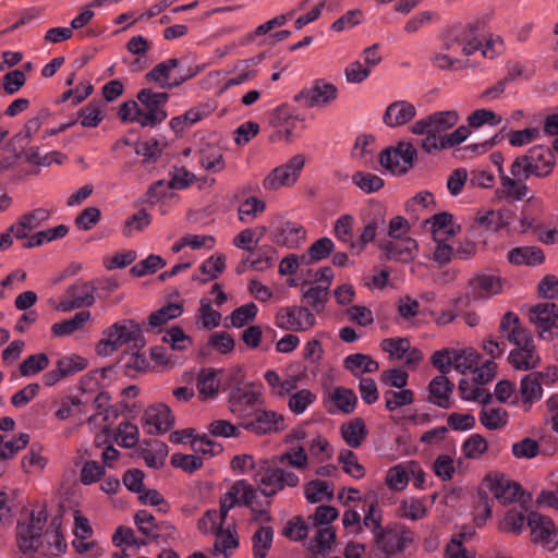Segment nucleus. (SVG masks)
<instances>
[{
	"label": "nucleus",
	"mask_w": 558,
	"mask_h": 558,
	"mask_svg": "<svg viewBox=\"0 0 558 558\" xmlns=\"http://www.w3.org/2000/svg\"><path fill=\"white\" fill-rule=\"evenodd\" d=\"M266 209V203L257 197L246 198L238 208L239 220L246 222L248 218L254 219L257 214Z\"/></svg>",
	"instance_id": "62"
},
{
	"label": "nucleus",
	"mask_w": 558,
	"mask_h": 558,
	"mask_svg": "<svg viewBox=\"0 0 558 558\" xmlns=\"http://www.w3.org/2000/svg\"><path fill=\"white\" fill-rule=\"evenodd\" d=\"M483 485L504 506L518 501L524 494L522 486L504 474L487 475Z\"/></svg>",
	"instance_id": "12"
},
{
	"label": "nucleus",
	"mask_w": 558,
	"mask_h": 558,
	"mask_svg": "<svg viewBox=\"0 0 558 558\" xmlns=\"http://www.w3.org/2000/svg\"><path fill=\"white\" fill-rule=\"evenodd\" d=\"M379 247L385 252L388 259L410 263L416 256L417 242L411 238H404L397 241H381Z\"/></svg>",
	"instance_id": "21"
},
{
	"label": "nucleus",
	"mask_w": 558,
	"mask_h": 558,
	"mask_svg": "<svg viewBox=\"0 0 558 558\" xmlns=\"http://www.w3.org/2000/svg\"><path fill=\"white\" fill-rule=\"evenodd\" d=\"M240 426L256 435L278 433L286 428L284 418L275 411L264 410L259 407L248 421L241 422Z\"/></svg>",
	"instance_id": "15"
},
{
	"label": "nucleus",
	"mask_w": 558,
	"mask_h": 558,
	"mask_svg": "<svg viewBox=\"0 0 558 558\" xmlns=\"http://www.w3.org/2000/svg\"><path fill=\"white\" fill-rule=\"evenodd\" d=\"M488 444L480 434L471 435L462 445V451L469 459H478L487 451Z\"/></svg>",
	"instance_id": "58"
},
{
	"label": "nucleus",
	"mask_w": 558,
	"mask_h": 558,
	"mask_svg": "<svg viewBox=\"0 0 558 558\" xmlns=\"http://www.w3.org/2000/svg\"><path fill=\"white\" fill-rule=\"evenodd\" d=\"M504 193L512 201H521L529 192V187L521 180H515L509 175H502L500 180Z\"/></svg>",
	"instance_id": "60"
},
{
	"label": "nucleus",
	"mask_w": 558,
	"mask_h": 558,
	"mask_svg": "<svg viewBox=\"0 0 558 558\" xmlns=\"http://www.w3.org/2000/svg\"><path fill=\"white\" fill-rule=\"evenodd\" d=\"M344 367L357 377V369L362 368V373H375L378 371L379 364L371 355L355 353L344 359Z\"/></svg>",
	"instance_id": "35"
},
{
	"label": "nucleus",
	"mask_w": 558,
	"mask_h": 558,
	"mask_svg": "<svg viewBox=\"0 0 558 558\" xmlns=\"http://www.w3.org/2000/svg\"><path fill=\"white\" fill-rule=\"evenodd\" d=\"M218 372L215 369H204L197 378L198 393L203 399L213 398L218 393L219 380L217 379Z\"/></svg>",
	"instance_id": "42"
},
{
	"label": "nucleus",
	"mask_w": 558,
	"mask_h": 558,
	"mask_svg": "<svg viewBox=\"0 0 558 558\" xmlns=\"http://www.w3.org/2000/svg\"><path fill=\"white\" fill-rule=\"evenodd\" d=\"M46 507L37 512L32 511L26 521H19L16 525L17 546L23 554L36 551L41 545L43 530L47 523Z\"/></svg>",
	"instance_id": "2"
},
{
	"label": "nucleus",
	"mask_w": 558,
	"mask_h": 558,
	"mask_svg": "<svg viewBox=\"0 0 558 558\" xmlns=\"http://www.w3.org/2000/svg\"><path fill=\"white\" fill-rule=\"evenodd\" d=\"M527 172L536 178H547L556 166V157L553 150L544 145L531 147L526 154Z\"/></svg>",
	"instance_id": "17"
},
{
	"label": "nucleus",
	"mask_w": 558,
	"mask_h": 558,
	"mask_svg": "<svg viewBox=\"0 0 558 558\" xmlns=\"http://www.w3.org/2000/svg\"><path fill=\"white\" fill-rule=\"evenodd\" d=\"M335 405L345 414L352 413L355 409L357 398L353 390L338 387L331 397Z\"/></svg>",
	"instance_id": "52"
},
{
	"label": "nucleus",
	"mask_w": 558,
	"mask_h": 558,
	"mask_svg": "<svg viewBox=\"0 0 558 558\" xmlns=\"http://www.w3.org/2000/svg\"><path fill=\"white\" fill-rule=\"evenodd\" d=\"M305 497L311 504L331 500L333 498L332 487L325 481L314 480L305 486Z\"/></svg>",
	"instance_id": "44"
},
{
	"label": "nucleus",
	"mask_w": 558,
	"mask_h": 558,
	"mask_svg": "<svg viewBox=\"0 0 558 558\" xmlns=\"http://www.w3.org/2000/svg\"><path fill=\"white\" fill-rule=\"evenodd\" d=\"M226 268V257L222 254H218L215 256L209 257L201 265V271L203 275L206 276V278L201 279L196 276H193V280H198L202 283L207 282L208 280H214L218 278V276L225 270Z\"/></svg>",
	"instance_id": "48"
},
{
	"label": "nucleus",
	"mask_w": 558,
	"mask_h": 558,
	"mask_svg": "<svg viewBox=\"0 0 558 558\" xmlns=\"http://www.w3.org/2000/svg\"><path fill=\"white\" fill-rule=\"evenodd\" d=\"M166 264L160 255L150 254L147 258L135 264L130 271L134 277H143L147 274H155L159 268H163Z\"/></svg>",
	"instance_id": "56"
},
{
	"label": "nucleus",
	"mask_w": 558,
	"mask_h": 558,
	"mask_svg": "<svg viewBox=\"0 0 558 558\" xmlns=\"http://www.w3.org/2000/svg\"><path fill=\"white\" fill-rule=\"evenodd\" d=\"M385 407L388 411H395L401 407L414 402V392L411 389L402 388L400 391L386 390L384 392Z\"/></svg>",
	"instance_id": "49"
},
{
	"label": "nucleus",
	"mask_w": 558,
	"mask_h": 558,
	"mask_svg": "<svg viewBox=\"0 0 558 558\" xmlns=\"http://www.w3.org/2000/svg\"><path fill=\"white\" fill-rule=\"evenodd\" d=\"M244 485V480L234 482L230 489L220 498L219 521L225 522L228 512L236 505H241L239 487Z\"/></svg>",
	"instance_id": "50"
},
{
	"label": "nucleus",
	"mask_w": 558,
	"mask_h": 558,
	"mask_svg": "<svg viewBox=\"0 0 558 558\" xmlns=\"http://www.w3.org/2000/svg\"><path fill=\"white\" fill-rule=\"evenodd\" d=\"M274 464L268 465L263 474L255 476V482L265 497H272L286 487H296L300 483L294 472L278 466V463Z\"/></svg>",
	"instance_id": "5"
},
{
	"label": "nucleus",
	"mask_w": 558,
	"mask_h": 558,
	"mask_svg": "<svg viewBox=\"0 0 558 558\" xmlns=\"http://www.w3.org/2000/svg\"><path fill=\"white\" fill-rule=\"evenodd\" d=\"M193 76H194V73L187 72L184 74H180L179 76L174 77V80L172 82H169V80H170L169 71L167 70L166 65L162 64V62L158 63L153 70H150L146 74V78L148 81H153V82H157V83L165 82L161 84V87L179 86Z\"/></svg>",
	"instance_id": "37"
},
{
	"label": "nucleus",
	"mask_w": 558,
	"mask_h": 558,
	"mask_svg": "<svg viewBox=\"0 0 558 558\" xmlns=\"http://www.w3.org/2000/svg\"><path fill=\"white\" fill-rule=\"evenodd\" d=\"M201 165L209 171H221L225 168L222 154L219 149L209 147L202 149L199 157Z\"/></svg>",
	"instance_id": "63"
},
{
	"label": "nucleus",
	"mask_w": 558,
	"mask_h": 558,
	"mask_svg": "<svg viewBox=\"0 0 558 558\" xmlns=\"http://www.w3.org/2000/svg\"><path fill=\"white\" fill-rule=\"evenodd\" d=\"M90 319V312H77L72 318L54 323L51 326V331L56 337H63L73 333L74 331L83 328L84 324Z\"/></svg>",
	"instance_id": "32"
},
{
	"label": "nucleus",
	"mask_w": 558,
	"mask_h": 558,
	"mask_svg": "<svg viewBox=\"0 0 558 558\" xmlns=\"http://www.w3.org/2000/svg\"><path fill=\"white\" fill-rule=\"evenodd\" d=\"M499 332L514 348H519L534 339L532 332L522 325L519 316L513 312H507L502 316L499 324Z\"/></svg>",
	"instance_id": "18"
},
{
	"label": "nucleus",
	"mask_w": 558,
	"mask_h": 558,
	"mask_svg": "<svg viewBox=\"0 0 558 558\" xmlns=\"http://www.w3.org/2000/svg\"><path fill=\"white\" fill-rule=\"evenodd\" d=\"M458 121L459 113L456 110L438 111L416 121L411 126V131L416 135L425 133L442 135L444 132L453 128Z\"/></svg>",
	"instance_id": "14"
},
{
	"label": "nucleus",
	"mask_w": 558,
	"mask_h": 558,
	"mask_svg": "<svg viewBox=\"0 0 558 558\" xmlns=\"http://www.w3.org/2000/svg\"><path fill=\"white\" fill-rule=\"evenodd\" d=\"M480 422L490 430L502 428L508 422V412L502 408H483Z\"/></svg>",
	"instance_id": "41"
},
{
	"label": "nucleus",
	"mask_w": 558,
	"mask_h": 558,
	"mask_svg": "<svg viewBox=\"0 0 558 558\" xmlns=\"http://www.w3.org/2000/svg\"><path fill=\"white\" fill-rule=\"evenodd\" d=\"M340 432L343 440L351 448L360 447L367 436L365 423L360 417L343 424Z\"/></svg>",
	"instance_id": "28"
},
{
	"label": "nucleus",
	"mask_w": 558,
	"mask_h": 558,
	"mask_svg": "<svg viewBox=\"0 0 558 558\" xmlns=\"http://www.w3.org/2000/svg\"><path fill=\"white\" fill-rule=\"evenodd\" d=\"M262 405L259 393L239 386L232 388L229 396V410L241 422L248 421Z\"/></svg>",
	"instance_id": "10"
},
{
	"label": "nucleus",
	"mask_w": 558,
	"mask_h": 558,
	"mask_svg": "<svg viewBox=\"0 0 558 558\" xmlns=\"http://www.w3.org/2000/svg\"><path fill=\"white\" fill-rule=\"evenodd\" d=\"M182 306L177 303H169L149 314L148 326L154 329L166 325L170 319L177 318L182 314Z\"/></svg>",
	"instance_id": "43"
},
{
	"label": "nucleus",
	"mask_w": 558,
	"mask_h": 558,
	"mask_svg": "<svg viewBox=\"0 0 558 558\" xmlns=\"http://www.w3.org/2000/svg\"><path fill=\"white\" fill-rule=\"evenodd\" d=\"M304 165L305 158L303 155L293 156L288 162L270 171L263 181L264 189L274 191L281 186L293 185L298 181Z\"/></svg>",
	"instance_id": "9"
},
{
	"label": "nucleus",
	"mask_w": 558,
	"mask_h": 558,
	"mask_svg": "<svg viewBox=\"0 0 558 558\" xmlns=\"http://www.w3.org/2000/svg\"><path fill=\"white\" fill-rule=\"evenodd\" d=\"M414 539L413 533L402 525L388 524L374 539L387 556L402 553Z\"/></svg>",
	"instance_id": "8"
},
{
	"label": "nucleus",
	"mask_w": 558,
	"mask_h": 558,
	"mask_svg": "<svg viewBox=\"0 0 558 558\" xmlns=\"http://www.w3.org/2000/svg\"><path fill=\"white\" fill-rule=\"evenodd\" d=\"M305 288V283L303 284ZM328 288L319 286H311L306 290L303 289V298L315 312L319 313L325 308L328 301Z\"/></svg>",
	"instance_id": "47"
},
{
	"label": "nucleus",
	"mask_w": 558,
	"mask_h": 558,
	"mask_svg": "<svg viewBox=\"0 0 558 558\" xmlns=\"http://www.w3.org/2000/svg\"><path fill=\"white\" fill-rule=\"evenodd\" d=\"M221 521H219V530L216 533L214 543L215 555H232V550L239 546V539L235 533L229 527L223 530Z\"/></svg>",
	"instance_id": "34"
},
{
	"label": "nucleus",
	"mask_w": 558,
	"mask_h": 558,
	"mask_svg": "<svg viewBox=\"0 0 558 558\" xmlns=\"http://www.w3.org/2000/svg\"><path fill=\"white\" fill-rule=\"evenodd\" d=\"M526 525L531 530L530 536L533 544L548 551L558 547V531L549 517L531 511L526 517Z\"/></svg>",
	"instance_id": "6"
},
{
	"label": "nucleus",
	"mask_w": 558,
	"mask_h": 558,
	"mask_svg": "<svg viewBox=\"0 0 558 558\" xmlns=\"http://www.w3.org/2000/svg\"><path fill=\"white\" fill-rule=\"evenodd\" d=\"M510 216L509 211L487 210L477 213L475 222L487 230L498 231L509 225Z\"/></svg>",
	"instance_id": "33"
},
{
	"label": "nucleus",
	"mask_w": 558,
	"mask_h": 558,
	"mask_svg": "<svg viewBox=\"0 0 558 558\" xmlns=\"http://www.w3.org/2000/svg\"><path fill=\"white\" fill-rule=\"evenodd\" d=\"M69 232V228L65 225H59L57 227L43 230L32 235L26 243L23 244L25 248H32L34 246L43 245L46 242H50L56 239L64 238Z\"/></svg>",
	"instance_id": "45"
},
{
	"label": "nucleus",
	"mask_w": 558,
	"mask_h": 558,
	"mask_svg": "<svg viewBox=\"0 0 558 558\" xmlns=\"http://www.w3.org/2000/svg\"><path fill=\"white\" fill-rule=\"evenodd\" d=\"M502 291V280L500 277L488 274H478L468 282V292L465 294V305L472 301L488 299Z\"/></svg>",
	"instance_id": "16"
},
{
	"label": "nucleus",
	"mask_w": 558,
	"mask_h": 558,
	"mask_svg": "<svg viewBox=\"0 0 558 558\" xmlns=\"http://www.w3.org/2000/svg\"><path fill=\"white\" fill-rule=\"evenodd\" d=\"M308 534V526L302 517L291 518L282 529V535L291 541H302Z\"/></svg>",
	"instance_id": "59"
},
{
	"label": "nucleus",
	"mask_w": 558,
	"mask_h": 558,
	"mask_svg": "<svg viewBox=\"0 0 558 558\" xmlns=\"http://www.w3.org/2000/svg\"><path fill=\"white\" fill-rule=\"evenodd\" d=\"M276 250L270 245L259 247L256 257L250 259V266L257 271H265L274 265L276 259Z\"/></svg>",
	"instance_id": "61"
},
{
	"label": "nucleus",
	"mask_w": 558,
	"mask_h": 558,
	"mask_svg": "<svg viewBox=\"0 0 558 558\" xmlns=\"http://www.w3.org/2000/svg\"><path fill=\"white\" fill-rule=\"evenodd\" d=\"M454 389V384L446 375H439L432 379L428 385L429 401L439 408L450 407L449 397Z\"/></svg>",
	"instance_id": "25"
},
{
	"label": "nucleus",
	"mask_w": 558,
	"mask_h": 558,
	"mask_svg": "<svg viewBox=\"0 0 558 558\" xmlns=\"http://www.w3.org/2000/svg\"><path fill=\"white\" fill-rule=\"evenodd\" d=\"M410 340L403 337L386 338L380 342V349L388 353L390 359L402 360L409 351Z\"/></svg>",
	"instance_id": "51"
},
{
	"label": "nucleus",
	"mask_w": 558,
	"mask_h": 558,
	"mask_svg": "<svg viewBox=\"0 0 558 558\" xmlns=\"http://www.w3.org/2000/svg\"><path fill=\"white\" fill-rule=\"evenodd\" d=\"M336 543V531L331 526L319 527L310 543V550L314 555L327 556Z\"/></svg>",
	"instance_id": "29"
},
{
	"label": "nucleus",
	"mask_w": 558,
	"mask_h": 558,
	"mask_svg": "<svg viewBox=\"0 0 558 558\" xmlns=\"http://www.w3.org/2000/svg\"><path fill=\"white\" fill-rule=\"evenodd\" d=\"M364 221L365 226L360 234L362 247L373 242L377 233L386 229V209L379 204L373 206Z\"/></svg>",
	"instance_id": "23"
},
{
	"label": "nucleus",
	"mask_w": 558,
	"mask_h": 558,
	"mask_svg": "<svg viewBox=\"0 0 558 558\" xmlns=\"http://www.w3.org/2000/svg\"><path fill=\"white\" fill-rule=\"evenodd\" d=\"M337 95L338 89L336 85L324 80H316L311 87L304 88L296 94L294 100L301 102L306 108L324 107L333 101Z\"/></svg>",
	"instance_id": "13"
},
{
	"label": "nucleus",
	"mask_w": 558,
	"mask_h": 558,
	"mask_svg": "<svg viewBox=\"0 0 558 558\" xmlns=\"http://www.w3.org/2000/svg\"><path fill=\"white\" fill-rule=\"evenodd\" d=\"M537 376L541 375L532 372L521 379L520 393L522 401L525 404H532L534 401L539 400L543 396V384Z\"/></svg>",
	"instance_id": "30"
},
{
	"label": "nucleus",
	"mask_w": 558,
	"mask_h": 558,
	"mask_svg": "<svg viewBox=\"0 0 558 558\" xmlns=\"http://www.w3.org/2000/svg\"><path fill=\"white\" fill-rule=\"evenodd\" d=\"M137 99L141 102L142 128H155L167 119L165 106L169 99L167 93H155L150 88L138 92Z\"/></svg>",
	"instance_id": "4"
},
{
	"label": "nucleus",
	"mask_w": 558,
	"mask_h": 558,
	"mask_svg": "<svg viewBox=\"0 0 558 558\" xmlns=\"http://www.w3.org/2000/svg\"><path fill=\"white\" fill-rule=\"evenodd\" d=\"M415 116L416 108L412 104L398 100L387 107L383 120L386 125L396 128L410 122Z\"/></svg>",
	"instance_id": "24"
},
{
	"label": "nucleus",
	"mask_w": 558,
	"mask_h": 558,
	"mask_svg": "<svg viewBox=\"0 0 558 558\" xmlns=\"http://www.w3.org/2000/svg\"><path fill=\"white\" fill-rule=\"evenodd\" d=\"M352 181L367 194L377 192L384 186V180L369 172L357 171L352 175Z\"/></svg>",
	"instance_id": "54"
},
{
	"label": "nucleus",
	"mask_w": 558,
	"mask_h": 558,
	"mask_svg": "<svg viewBox=\"0 0 558 558\" xmlns=\"http://www.w3.org/2000/svg\"><path fill=\"white\" fill-rule=\"evenodd\" d=\"M526 517L522 507L509 509L498 522V531L510 535H520L526 523Z\"/></svg>",
	"instance_id": "27"
},
{
	"label": "nucleus",
	"mask_w": 558,
	"mask_h": 558,
	"mask_svg": "<svg viewBox=\"0 0 558 558\" xmlns=\"http://www.w3.org/2000/svg\"><path fill=\"white\" fill-rule=\"evenodd\" d=\"M417 150L410 142L401 141L396 146L385 148L379 154V163L396 175H404L414 167Z\"/></svg>",
	"instance_id": "3"
},
{
	"label": "nucleus",
	"mask_w": 558,
	"mask_h": 558,
	"mask_svg": "<svg viewBox=\"0 0 558 558\" xmlns=\"http://www.w3.org/2000/svg\"><path fill=\"white\" fill-rule=\"evenodd\" d=\"M56 366L58 367V372L61 373L62 377L65 378L85 369L87 362L85 359L73 354L59 359Z\"/></svg>",
	"instance_id": "57"
},
{
	"label": "nucleus",
	"mask_w": 558,
	"mask_h": 558,
	"mask_svg": "<svg viewBox=\"0 0 558 558\" xmlns=\"http://www.w3.org/2000/svg\"><path fill=\"white\" fill-rule=\"evenodd\" d=\"M96 286L93 281L77 280L64 291L60 302L56 305L59 312L89 307L96 301Z\"/></svg>",
	"instance_id": "7"
},
{
	"label": "nucleus",
	"mask_w": 558,
	"mask_h": 558,
	"mask_svg": "<svg viewBox=\"0 0 558 558\" xmlns=\"http://www.w3.org/2000/svg\"><path fill=\"white\" fill-rule=\"evenodd\" d=\"M49 357L46 353H37L27 356L19 366L23 377L35 376L49 366Z\"/></svg>",
	"instance_id": "46"
},
{
	"label": "nucleus",
	"mask_w": 558,
	"mask_h": 558,
	"mask_svg": "<svg viewBox=\"0 0 558 558\" xmlns=\"http://www.w3.org/2000/svg\"><path fill=\"white\" fill-rule=\"evenodd\" d=\"M304 234L303 228L300 225L288 222L286 227L281 228L274 235L272 240L279 245L294 247L301 239H304Z\"/></svg>",
	"instance_id": "39"
},
{
	"label": "nucleus",
	"mask_w": 558,
	"mask_h": 558,
	"mask_svg": "<svg viewBox=\"0 0 558 558\" xmlns=\"http://www.w3.org/2000/svg\"><path fill=\"white\" fill-rule=\"evenodd\" d=\"M315 323L314 314L305 306L281 307L276 315V325L284 330L306 331Z\"/></svg>",
	"instance_id": "11"
},
{
	"label": "nucleus",
	"mask_w": 558,
	"mask_h": 558,
	"mask_svg": "<svg viewBox=\"0 0 558 558\" xmlns=\"http://www.w3.org/2000/svg\"><path fill=\"white\" fill-rule=\"evenodd\" d=\"M339 463L342 464V469L347 474L355 478H361L365 474L364 468L359 463L356 454L349 449H343L338 456Z\"/></svg>",
	"instance_id": "55"
},
{
	"label": "nucleus",
	"mask_w": 558,
	"mask_h": 558,
	"mask_svg": "<svg viewBox=\"0 0 558 558\" xmlns=\"http://www.w3.org/2000/svg\"><path fill=\"white\" fill-rule=\"evenodd\" d=\"M163 342L169 343L172 350L184 351L192 345V339L180 327L170 328L162 337Z\"/></svg>",
	"instance_id": "64"
},
{
	"label": "nucleus",
	"mask_w": 558,
	"mask_h": 558,
	"mask_svg": "<svg viewBox=\"0 0 558 558\" xmlns=\"http://www.w3.org/2000/svg\"><path fill=\"white\" fill-rule=\"evenodd\" d=\"M272 462L278 464L288 463L296 469H305L307 466L308 459L305 449L300 446L298 448H292L278 457H274Z\"/></svg>",
	"instance_id": "53"
},
{
	"label": "nucleus",
	"mask_w": 558,
	"mask_h": 558,
	"mask_svg": "<svg viewBox=\"0 0 558 558\" xmlns=\"http://www.w3.org/2000/svg\"><path fill=\"white\" fill-rule=\"evenodd\" d=\"M557 319L558 305L555 303H539L530 311V322L537 326L541 338H546L545 332L550 331Z\"/></svg>",
	"instance_id": "22"
},
{
	"label": "nucleus",
	"mask_w": 558,
	"mask_h": 558,
	"mask_svg": "<svg viewBox=\"0 0 558 558\" xmlns=\"http://www.w3.org/2000/svg\"><path fill=\"white\" fill-rule=\"evenodd\" d=\"M45 539L48 543L49 555L59 557L65 553L66 542L60 531V522L58 518L52 519L50 529L45 533Z\"/></svg>",
	"instance_id": "36"
},
{
	"label": "nucleus",
	"mask_w": 558,
	"mask_h": 558,
	"mask_svg": "<svg viewBox=\"0 0 558 558\" xmlns=\"http://www.w3.org/2000/svg\"><path fill=\"white\" fill-rule=\"evenodd\" d=\"M508 260L517 266H537L544 263L545 255L537 246H519L508 252Z\"/></svg>",
	"instance_id": "26"
},
{
	"label": "nucleus",
	"mask_w": 558,
	"mask_h": 558,
	"mask_svg": "<svg viewBox=\"0 0 558 558\" xmlns=\"http://www.w3.org/2000/svg\"><path fill=\"white\" fill-rule=\"evenodd\" d=\"M508 362L515 371L529 372L535 369L541 364V355L534 339L511 350L508 355Z\"/></svg>",
	"instance_id": "19"
},
{
	"label": "nucleus",
	"mask_w": 558,
	"mask_h": 558,
	"mask_svg": "<svg viewBox=\"0 0 558 558\" xmlns=\"http://www.w3.org/2000/svg\"><path fill=\"white\" fill-rule=\"evenodd\" d=\"M427 222L432 225L435 241H439L440 233H445L450 238L454 236L457 233L453 225V216L447 211L434 215Z\"/></svg>",
	"instance_id": "40"
},
{
	"label": "nucleus",
	"mask_w": 558,
	"mask_h": 558,
	"mask_svg": "<svg viewBox=\"0 0 558 558\" xmlns=\"http://www.w3.org/2000/svg\"><path fill=\"white\" fill-rule=\"evenodd\" d=\"M274 530L270 526H259L253 534V554L255 558H265L271 547Z\"/></svg>",
	"instance_id": "38"
},
{
	"label": "nucleus",
	"mask_w": 558,
	"mask_h": 558,
	"mask_svg": "<svg viewBox=\"0 0 558 558\" xmlns=\"http://www.w3.org/2000/svg\"><path fill=\"white\" fill-rule=\"evenodd\" d=\"M104 336L96 345V351L101 356L111 355L124 344L130 343L131 348L137 351L146 344L141 325L132 319L114 323L104 331Z\"/></svg>",
	"instance_id": "1"
},
{
	"label": "nucleus",
	"mask_w": 558,
	"mask_h": 558,
	"mask_svg": "<svg viewBox=\"0 0 558 558\" xmlns=\"http://www.w3.org/2000/svg\"><path fill=\"white\" fill-rule=\"evenodd\" d=\"M335 250L333 242L329 238H320L307 250V254L300 257L301 264L310 265L327 258Z\"/></svg>",
	"instance_id": "31"
},
{
	"label": "nucleus",
	"mask_w": 558,
	"mask_h": 558,
	"mask_svg": "<svg viewBox=\"0 0 558 558\" xmlns=\"http://www.w3.org/2000/svg\"><path fill=\"white\" fill-rule=\"evenodd\" d=\"M143 421L149 427V434H163L173 426L174 416L168 405L159 403L144 412Z\"/></svg>",
	"instance_id": "20"
}]
</instances>
